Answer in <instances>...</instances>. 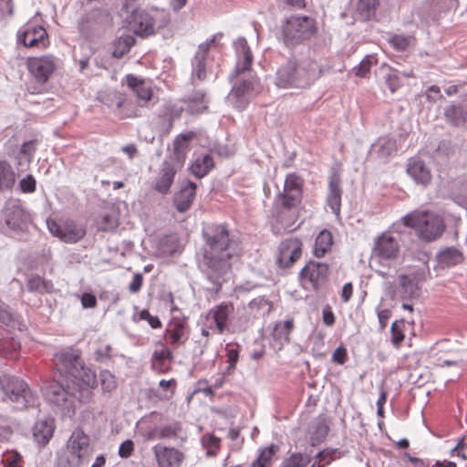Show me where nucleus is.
Instances as JSON below:
<instances>
[{
    "instance_id": "obj_1",
    "label": "nucleus",
    "mask_w": 467,
    "mask_h": 467,
    "mask_svg": "<svg viewBox=\"0 0 467 467\" xmlns=\"http://www.w3.org/2000/svg\"><path fill=\"white\" fill-rule=\"evenodd\" d=\"M53 361L57 370L69 379L66 384L51 383L45 395L63 416L71 418L76 413V400L80 403L91 400L92 389L97 386L96 375L84 366L78 349H62L55 354Z\"/></svg>"
},
{
    "instance_id": "obj_2",
    "label": "nucleus",
    "mask_w": 467,
    "mask_h": 467,
    "mask_svg": "<svg viewBox=\"0 0 467 467\" xmlns=\"http://www.w3.org/2000/svg\"><path fill=\"white\" fill-rule=\"evenodd\" d=\"M204 239L202 266L208 280L218 293L231 273L233 262L242 252L239 239L230 234L223 224H209L203 228Z\"/></svg>"
},
{
    "instance_id": "obj_3",
    "label": "nucleus",
    "mask_w": 467,
    "mask_h": 467,
    "mask_svg": "<svg viewBox=\"0 0 467 467\" xmlns=\"http://www.w3.org/2000/svg\"><path fill=\"white\" fill-rule=\"evenodd\" d=\"M321 74L320 65L310 57L289 59L275 73V85L282 88H305Z\"/></svg>"
},
{
    "instance_id": "obj_4",
    "label": "nucleus",
    "mask_w": 467,
    "mask_h": 467,
    "mask_svg": "<svg viewBox=\"0 0 467 467\" xmlns=\"http://www.w3.org/2000/svg\"><path fill=\"white\" fill-rule=\"evenodd\" d=\"M91 452L89 437L78 428L71 433L66 449L58 459V467H81Z\"/></svg>"
},
{
    "instance_id": "obj_5",
    "label": "nucleus",
    "mask_w": 467,
    "mask_h": 467,
    "mask_svg": "<svg viewBox=\"0 0 467 467\" xmlns=\"http://www.w3.org/2000/svg\"><path fill=\"white\" fill-rule=\"evenodd\" d=\"M317 27L313 18L306 16H291L281 25V36L286 47H295L310 39Z\"/></svg>"
},
{
    "instance_id": "obj_6",
    "label": "nucleus",
    "mask_w": 467,
    "mask_h": 467,
    "mask_svg": "<svg viewBox=\"0 0 467 467\" xmlns=\"http://www.w3.org/2000/svg\"><path fill=\"white\" fill-rule=\"evenodd\" d=\"M402 223L416 229L420 237L428 242L441 237L445 230L440 216L426 212L413 211L402 217Z\"/></svg>"
},
{
    "instance_id": "obj_7",
    "label": "nucleus",
    "mask_w": 467,
    "mask_h": 467,
    "mask_svg": "<svg viewBox=\"0 0 467 467\" xmlns=\"http://www.w3.org/2000/svg\"><path fill=\"white\" fill-rule=\"evenodd\" d=\"M0 387L6 399L15 403L16 409L35 406L36 398L27 384L16 377L4 375L0 377Z\"/></svg>"
},
{
    "instance_id": "obj_8",
    "label": "nucleus",
    "mask_w": 467,
    "mask_h": 467,
    "mask_svg": "<svg viewBox=\"0 0 467 467\" xmlns=\"http://www.w3.org/2000/svg\"><path fill=\"white\" fill-rule=\"evenodd\" d=\"M223 37L222 33L213 35L205 42L201 43L198 50L192 60V81H202L206 78V57L211 48L215 47L218 41Z\"/></svg>"
},
{
    "instance_id": "obj_9",
    "label": "nucleus",
    "mask_w": 467,
    "mask_h": 467,
    "mask_svg": "<svg viewBox=\"0 0 467 467\" xmlns=\"http://www.w3.org/2000/svg\"><path fill=\"white\" fill-rule=\"evenodd\" d=\"M303 180L296 173H289L284 183L283 192L279 193L277 200L285 209L296 207L302 199Z\"/></svg>"
},
{
    "instance_id": "obj_10",
    "label": "nucleus",
    "mask_w": 467,
    "mask_h": 467,
    "mask_svg": "<svg viewBox=\"0 0 467 467\" xmlns=\"http://www.w3.org/2000/svg\"><path fill=\"white\" fill-rule=\"evenodd\" d=\"M49 232L65 243L74 244L85 235V229L73 221H66L58 223L56 221L47 222Z\"/></svg>"
},
{
    "instance_id": "obj_11",
    "label": "nucleus",
    "mask_w": 467,
    "mask_h": 467,
    "mask_svg": "<svg viewBox=\"0 0 467 467\" xmlns=\"http://www.w3.org/2000/svg\"><path fill=\"white\" fill-rule=\"evenodd\" d=\"M328 273L327 264L310 261L301 270L300 276L304 282H308L314 290H318L327 283Z\"/></svg>"
},
{
    "instance_id": "obj_12",
    "label": "nucleus",
    "mask_w": 467,
    "mask_h": 467,
    "mask_svg": "<svg viewBox=\"0 0 467 467\" xmlns=\"http://www.w3.org/2000/svg\"><path fill=\"white\" fill-rule=\"evenodd\" d=\"M255 85L256 80L251 78L243 80L238 85L234 86L226 97L227 103L238 109H244L254 93Z\"/></svg>"
},
{
    "instance_id": "obj_13",
    "label": "nucleus",
    "mask_w": 467,
    "mask_h": 467,
    "mask_svg": "<svg viewBox=\"0 0 467 467\" xmlns=\"http://www.w3.org/2000/svg\"><path fill=\"white\" fill-rule=\"evenodd\" d=\"M302 254V243L298 238H289L280 243L276 257L277 265L282 268L291 266Z\"/></svg>"
},
{
    "instance_id": "obj_14",
    "label": "nucleus",
    "mask_w": 467,
    "mask_h": 467,
    "mask_svg": "<svg viewBox=\"0 0 467 467\" xmlns=\"http://www.w3.org/2000/svg\"><path fill=\"white\" fill-rule=\"evenodd\" d=\"M27 66L36 79L45 83L57 68V61L53 56L31 57L28 59Z\"/></svg>"
},
{
    "instance_id": "obj_15",
    "label": "nucleus",
    "mask_w": 467,
    "mask_h": 467,
    "mask_svg": "<svg viewBox=\"0 0 467 467\" xmlns=\"http://www.w3.org/2000/svg\"><path fill=\"white\" fill-rule=\"evenodd\" d=\"M400 252L398 241L389 233H384L375 241L373 254L383 260L395 259Z\"/></svg>"
},
{
    "instance_id": "obj_16",
    "label": "nucleus",
    "mask_w": 467,
    "mask_h": 467,
    "mask_svg": "<svg viewBox=\"0 0 467 467\" xmlns=\"http://www.w3.org/2000/svg\"><path fill=\"white\" fill-rule=\"evenodd\" d=\"M129 27L138 36H149L154 33V21L146 11L135 10L130 16Z\"/></svg>"
},
{
    "instance_id": "obj_17",
    "label": "nucleus",
    "mask_w": 467,
    "mask_h": 467,
    "mask_svg": "<svg viewBox=\"0 0 467 467\" xmlns=\"http://www.w3.org/2000/svg\"><path fill=\"white\" fill-rule=\"evenodd\" d=\"M18 39L28 47H46L48 44L47 33L40 26L27 25L26 28L19 33Z\"/></svg>"
},
{
    "instance_id": "obj_18",
    "label": "nucleus",
    "mask_w": 467,
    "mask_h": 467,
    "mask_svg": "<svg viewBox=\"0 0 467 467\" xmlns=\"http://www.w3.org/2000/svg\"><path fill=\"white\" fill-rule=\"evenodd\" d=\"M126 83L136 96L138 105L147 106L153 97L151 84L130 74L126 76Z\"/></svg>"
},
{
    "instance_id": "obj_19",
    "label": "nucleus",
    "mask_w": 467,
    "mask_h": 467,
    "mask_svg": "<svg viewBox=\"0 0 467 467\" xmlns=\"http://www.w3.org/2000/svg\"><path fill=\"white\" fill-rule=\"evenodd\" d=\"M234 312V306L231 302H223L209 310L207 318H212L215 329L223 334L228 327L231 316Z\"/></svg>"
},
{
    "instance_id": "obj_20",
    "label": "nucleus",
    "mask_w": 467,
    "mask_h": 467,
    "mask_svg": "<svg viewBox=\"0 0 467 467\" xmlns=\"http://www.w3.org/2000/svg\"><path fill=\"white\" fill-rule=\"evenodd\" d=\"M407 173L415 183L427 186L431 182V171L425 162L418 157L409 159Z\"/></svg>"
},
{
    "instance_id": "obj_21",
    "label": "nucleus",
    "mask_w": 467,
    "mask_h": 467,
    "mask_svg": "<svg viewBox=\"0 0 467 467\" xmlns=\"http://www.w3.org/2000/svg\"><path fill=\"white\" fill-rule=\"evenodd\" d=\"M177 171V167L171 161H164L155 178L154 189L161 194H167L173 183Z\"/></svg>"
},
{
    "instance_id": "obj_22",
    "label": "nucleus",
    "mask_w": 467,
    "mask_h": 467,
    "mask_svg": "<svg viewBox=\"0 0 467 467\" xmlns=\"http://www.w3.org/2000/svg\"><path fill=\"white\" fill-rule=\"evenodd\" d=\"M234 47L237 57L234 77H236L251 68L253 55L244 37H239Z\"/></svg>"
},
{
    "instance_id": "obj_23",
    "label": "nucleus",
    "mask_w": 467,
    "mask_h": 467,
    "mask_svg": "<svg viewBox=\"0 0 467 467\" xmlns=\"http://www.w3.org/2000/svg\"><path fill=\"white\" fill-rule=\"evenodd\" d=\"M152 450L160 467H180L183 455L178 450L161 444L155 445Z\"/></svg>"
},
{
    "instance_id": "obj_24",
    "label": "nucleus",
    "mask_w": 467,
    "mask_h": 467,
    "mask_svg": "<svg viewBox=\"0 0 467 467\" xmlns=\"http://www.w3.org/2000/svg\"><path fill=\"white\" fill-rule=\"evenodd\" d=\"M340 176L337 172H333L329 177L328 193L327 203L330 207L332 213L339 215L341 206L342 189L340 187Z\"/></svg>"
},
{
    "instance_id": "obj_25",
    "label": "nucleus",
    "mask_w": 467,
    "mask_h": 467,
    "mask_svg": "<svg viewBox=\"0 0 467 467\" xmlns=\"http://www.w3.org/2000/svg\"><path fill=\"white\" fill-rule=\"evenodd\" d=\"M196 194L195 183L186 181L182 182L180 191L174 196V204L177 210L184 213L190 209Z\"/></svg>"
},
{
    "instance_id": "obj_26",
    "label": "nucleus",
    "mask_w": 467,
    "mask_h": 467,
    "mask_svg": "<svg viewBox=\"0 0 467 467\" xmlns=\"http://www.w3.org/2000/svg\"><path fill=\"white\" fill-rule=\"evenodd\" d=\"M55 431V421L52 419L38 420L33 427L34 441L39 446L47 445L53 437Z\"/></svg>"
},
{
    "instance_id": "obj_27",
    "label": "nucleus",
    "mask_w": 467,
    "mask_h": 467,
    "mask_svg": "<svg viewBox=\"0 0 467 467\" xmlns=\"http://www.w3.org/2000/svg\"><path fill=\"white\" fill-rule=\"evenodd\" d=\"M191 139V135H179L173 141V152L165 160L171 161L177 167V171L183 166L186 158L187 142Z\"/></svg>"
},
{
    "instance_id": "obj_28",
    "label": "nucleus",
    "mask_w": 467,
    "mask_h": 467,
    "mask_svg": "<svg viewBox=\"0 0 467 467\" xmlns=\"http://www.w3.org/2000/svg\"><path fill=\"white\" fill-rule=\"evenodd\" d=\"M182 439V427L178 421L171 422L169 424L154 428L148 433L149 440L155 439Z\"/></svg>"
},
{
    "instance_id": "obj_29",
    "label": "nucleus",
    "mask_w": 467,
    "mask_h": 467,
    "mask_svg": "<svg viewBox=\"0 0 467 467\" xmlns=\"http://www.w3.org/2000/svg\"><path fill=\"white\" fill-rule=\"evenodd\" d=\"M5 220L10 229L23 230L27 214L20 205H12L5 210Z\"/></svg>"
},
{
    "instance_id": "obj_30",
    "label": "nucleus",
    "mask_w": 467,
    "mask_h": 467,
    "mask_svg": "<svg viewBox=\"0 0 467 467\" xmlns=\"http://www.w3.org/2000/svg\"><path fill=\"white\" fill-rule=\"evenodd\" d=\"M165 338L170 340V344L173 348L183 345L188 339L184 322L181 320L173 322L170 327L166 329Z\"/></svg>"
},
{
    "instance_id": "obj_31",
    "label": "nucleus",
    "mask_w": 467,
    "mask_h": 467,
    "mask_svg": "<svg viewBox=\"0 0 467 467\" xmlns=\"http://www.w3.org/2000/svg\"><path fill=\"white\" fill-rule=\"evenodd\" d=\"M186 110L191 114H199L205 111L209 101L205 99L203 90H195L187 98L183 99Z\"/></svg>"
},
{
    "instance_id": "obj_32",
    "label": "nucleus",
    "mask_w": 467,
    "mask_h": 467,
    "mask_svg": "<svg viewBox=\"0 0 467 467\" xmlns=\"http://www.w3.org/2000/svg\"><path fill=\"white\" fill-rule=\"evenodd\" d=\"M395 151H397V142L392 138H379L371 146L372 154L381 160L388 159Z\"/></svg>"
},
{
    "instance_id": "obj_33",
    "label": "nucleus",
    "mask_w": 467,
    "mask_h": 467,
    "mask_svg": "<svg viewBox=\"0 0 467 467\" xmlns=\"http://www.w3.org/2000/svg\"><path fill=\"white\" fill-rule=\"evenodd\" d=\"M102 12L92 10L85 14L78 22V29L80 33L88 36L100 24Z\"/></svg>"
},
{
    "instance_id": "obj_34",
    "label": "nucleus",
    "mask_w": 467,
    "mask_h": 467,
    "mask_svg": "<svg viewBox=\"0 0 467 467\" xmlns=\"http://www.w3.org/2000/svg\"><path fill=\"white\" fill-rule=\"evenodd\" d=\"M333 244L331 232L328 230L321 231L316 238L314 245V254L316 257H323L328 252Z\"/></svg>"
},
{
    "instance_id": "obj_35",
    "label": "nucleus",
    "mask_w": 467,
    "mask_h": 467,
    "mask_svg": "<svg viewBox=\"0 0 467 467\" xmlns=\"http://www.w3.org/2000/svg\"><path fill=\"white\" fill-rule=\"evenodd\" d=\"M439 264L443 267H451L460 264L463 257L462 253L453 247L445 248L437 254Z\"/></svg>"
},
{
    "instance_id": "obj_36",
    "label": "nucleus",
    "mask_w": 467,
    "mask_h": 467,
    "mask_svg": "<svg viewBox=\"0 0 467 467\" xmlns=\"http://www.w3.org/2000/svg\"><path fill=\"white\" fill-rule=\"evenodd\" d=\"M444 117L452 126L459 127L465 123L466 112L462 105H450L444 109Z\"/></svg>"
},
{
    "instance_id": "obj_37",
    "label": "nucleus",
    "mask_w": 467,
    "mask_h": 467,
    "mask_svg": "<svg viewBox=\"0 0 467 467\" xmlns=\"http://www.w3.org/2000/svg\"><path fill=\"white\" fill-rule=\"evenodd\" d=\"M108 99L109 102H107L108 106L114 110H119V113L122 114L124 117H136L138 114L136 112L130 113L128 111H125L128 106V101L126 99V97L119 93V92H109L108 94Z\"/></svg>"
},
{
    "instance_id": "obj_38",
    "label": "nucleus",
    "mask_w": 467,
    "mask_h": 467,
    "mask_svg": "<svg viewBox=\"0 0 467 467\" xmlns=\"http://www.w3.org/2000/svg\"><path fill=\"white\" fill-rule=\"evenodd\" d=\"M26 286L28 291L33 293L47 294L53 291L52 282L38 275L30 276L27 279Z\"/></svg>"
},
{
    "instance_id": "obj_39",
    "label": "nucleus",
    "mask_w": 467,
    "mask_h": 467,
    "mask_svg": "<svg viewBox=\"0 0 467 467\" xmlns=\"http://www.w3.org/2000/svg\"><path fill=\"white\" fill-rule=\"evenodd\" d=\"M213 165L212 156L204 154L196 158L192 164L191 170L197 178H202L213 169Z\"/></svg>"
},
{
    "instance_id": "obj_40",
    "label": "nucleus",
    "mask_w": 467,
    "mask_h": 467,
    "mask_svg": "<svg viewBox=\"0 0 467 467\" xmlns=\"http://www.w3.org/2000/svg\"><path fill=\"white\" fill-rule=\"evenodd\" d=\"M294 327L293 320L277 323L273 330V338L279 346L289 341V335Z\"/></svg>"
},
{
    "instance_id": "obj_41",
    "label": "nucleus",
    "mask_w": 467,
    "mask_h": 467,
    "mask_svg": "<svg viewBox=\"0 0 467 467\" xmlns=\"http://www.w3.org/2000/svg\"><path fill=\"white\" fill-rule=\"evenodd\" d=\"M16 182V173L5 161H0V192L11 189Z\"/></svg>"
},
{
    "instance_id": "obj_42",
    "label": "nucleus",
    "mask_w": 467,
    "mask_h": 467,
    "mask_svg": "<svg viewBox=\"0 0 467 467\" xmlns=\"http://www.w3.org/2000/svg\"><path fill=\"white\" fill-rule=\"evenodd\" d=\"M135 44V38L130 35H124L118 37L113 44L112 56L116 58L122 57Z\"/></svg>"
},
{
    "instance_id": "obj_43",
    "label": "nucleus",
    "mask_w": 467,
    "mask_h": 467,
    "mask_svg": "<svg viewBox=\"0 0 467 467\" xmlns=\"http://www.w3.org/2000/svg\"><path fill=\"white\" fill-rule=\"evenodd\" d=\"M400 296L402 299H410L419 295L420 286L410 280L407 275L399 276Z\"/></svg>"
},
{
    "instance_id": "obj_44",
    "label": "nucleus",
    "mask_w": 467,
    "mask_h": 467,
    "mask_svg": "<svg viewBox=\"0 0 467 467\" xmlns=\"http://www.w3.org/2000/svg\"><path fill=\"white\" fill-rule=\"evenodd\" d=\"M172 358L171 351L162 346L161 349H156L152 354L151 367L158 372H164L166 370L165 361Z\"/></svg>"
},
{
    "instance_id": "obj_45",
    "label": "nucleus",
    "mask_w": 467,
    "mask_h": 467,
    "mask_svg": "<svg viewBox=\"0 0 467 467\" xmlns=\"http://www.w3.org/2000/svg\"><path fill=\"white\" fill-rule=\"evenodd\" d=\"M379 0H358L357 3V15L362 20H368L375 16Z\"/></svg>"
},
{
    "instance_id": "obj_46",
    "label": "nucleus",
    "mask_w": 467,
    "mask_h": 467,
    "mask_svg": "<svg viewBox=\"0 0 467 467\" xmlns=\"http://www.w3.org/2000/svg\"><path fill=\"white\" fill-rule=\"evenodd\" d=\"M251 314L254 317L268 314L272 308L271 302L265 296H257L248 304Z\"/></svg>"
},
{
    "instance_id": "obj_47",
    "label": "nucleus",
    "mask_w": 467,
    "mask_h": 467,
    "mask_svg": "<svg viewBox=\"0 0 467 467\" xmlns=\"http://www.w3.org/2000/svg\"><path fill=\"white\" fill-rule=\"evenodd\" d=\"M310 462V454L306 452H294L282 462L280 467H306Z\"/></svg>"
},
{
    "instance_id": "obj_48",
    "label": "nucleus",
    "mask_w": 467,
    "mask_h": 467,
    "mask_svg": "<svg viewBox=\"0 0 467 467\" xmlns=\"http://www.w3.org/2000/svg\"><path fill=\"white\" fill-rule=\"evenodd\" d=\"M328 431L329 428L324 420L320 419L316 420L313 425V431L311 434L312 445L322 441L327 437Z\"/></svg>"
},
{
    "instance_id": "obj_49",
    "label": "nucleus",
    "mask_w": 467,
    "mask_h": 467,
    "mask_svg": "<svg viewBox=\"0 0 467 467\" xmlns=\"http://www.w3.org/2000/svg\"><path fill=\"white\" fill-rule=\"evenodd\" d=\"M404 329V322L402 320L400 321H394L390 327V333H391V343L395 348H400L401 343L403 342L405 338V335L403 332Z\"/></svg>"
},
{
    "instance_id": "obj_50",
    "label": "nucleus",
    "mask_w": 467,
    "mask_h": 467,
    "mask_svg": "<svg viewBox=\"0 0 467 467\" xmlns=\"http://www.w3.org/2000/svg\"><path fill=\"white\" fill-rule=\"evenodd\" d=\"M101 389L104 393H111L117 388L115 376L109 370H103L99 374Z\"/></svg>"
},
{
    "instance_id": "obj_51",
    "label": "nucleus",
    "mask_w": 467,
    "mask_h": 467,
    "mask_svg": "<svg viewBox=\"0 0 467 467\" xmlns=\"http://www.w3.org/2000/svg\"><path fill=\"white\" fill-rule=\"evenodd\" d=\"M20 348V343L15 338H0V355L9 358H15L13 351L17 350Z\"/></svg>"
},
{
    "instance_id": "obj_52",
    "label": "nucleus",
    "mask_w": 467,
    "mask_h": 467,
    "mask_svg": "<svg viewBox=\"0 0 467 467\" xmlns=\"http://www.w3.org/2000/svg\"><path fill=\"white\" fill-rule=\"evenodd\" d=\"M377 59L375 57L368 55L366 56L360 63L354 67L355 74L360 78H365L370 71L372 65L376 64Z\"/></svg>"
},
{
    "instance_id": "obj_53",
    "label": "nucleus",
    "mask_w": 467,
    "mask_h": 467,
    "mask_svg": "<svg viewBox=\"0 0 467 467\" xmlns=\"http://www.w3.org/2000/svg\"><path fill=\"white\" fill-rule=\"evenodd\" d=\"M3 462L6 467H23V458L16 451H6L3 455Z\"/></svg>"
},
{
    "instance_id": "obj_54",
    "label": "nucleus",
    "mask_w": 467,
    "mask_h": 467,
    "mask_svg": "<svg viewBox=\"0 0 467 467\" xmlns=\"http://www.w3.org/2000/svg\"><path fill=\"white\" fill-rule=\"evenodd\" d=\"M277 450H278V447L276 445L271 444V445L262 449L256 459L258 461H260L261 462H263L264 464H265L266 466L271 467L273 458H274L275 454L276 453Z\"/></svg>"
},
{
    "instance_id": "obj_55",
    "label": "nucleus",
    "mask_w": 467,
    "mask_h": 467,
    "mask_svg": "<svg viewBox=\"0 0 467 467\" xmlns=\"http://www.w3.org/2000/svg\"><path fill=\"white\" fill-rule=\"evenodd\" d=\"M167 110L170 116L171 120L178 119L183 110H186V105L183 99H181L176 102H170L167 104Z\"/></svg>"
},
{
    "instance_id": "obj_56",
    "label": "nucleus",
    "mask_w": 467,
    "mask_h": 467,
    "mask_svg": "<svg viewBox=\"0 0 467 467\" xmlns=\"http://www.w3.org/2000/svg\"><path fill=\"white\" fill-rule=\"evenodd\" d=\"M410 37L395 35L389 39V44L393 47V48L397 51H404L410 45Z\"/></svg>"
},
{
    "instance_id": "obj_57",
    "label": "nucleus",
    "mask_w": 467,
    "mask_h": 467,
    "mask_svg": "<svg viewBox=\"0 0 467 467\" xmlns=\"http://www.w3.org/2000/svg\"><path fill=\"white\" fill-rule=\"evenodd\" d=\"M16 320V315L10 310L9 306L0 301V322L5 325H11Z\"/></svg>"
},
{
    "instance_id": "obj_58",
    "label": "nucleus",
    "mask_w": 467,
    "mask_h": 467,
    "mask_svg": "<svg viewBox=\"0 0 467 467\" xmlns=\"http://www.w3.org/2000/svg\"><path fill=\"white\" fill-rule=\"evenodd\" d=\"M203 445L207 448V454L214 456L220 446V439L215 436L204 437L202 440Z\"/></svg>"
},
{
    "instance_id": "obj_59",
    "label": "nucleus",
    "mask_w": 467,
    "mask_h": 467,
    "mask_svg": "<svg viewBox=\"0 0 467 467\" xmlns=\"http://www.w3.org/2000/svg\"><path fill=\"white\" fill-rule=\"evenodd\" d=\"M139 319L148 321L152 328H160L161 327L160 318L156 316H151L147 309H143L140 312Z\"/></svg>"
},
{
    "instance_id": "obj_60",
    "label": "nucleus",
    "mask_w": 467,
    "mask_h": 467,
    "mask_svg": "<svg viewBox=\"0 0 467 467\" xmlns=\"http://www.w3.org/2000/svg\"><path fill=\"white\" fill-rule=\"evenodd\" d=\"M454 199L459 204L467 206V180L458 186L454 192Z\"/></svg>"
},
{
    "instance_id": "obj_61",
    "label": "nucleus",
    "mask_w": 467,
    "mask_h": 467,
    "mask_svg": "<svg viewBox=\"0 0 467 467\" xmlns=\"http://www.w3.org/2000/svg\"><path fill=\"white\" fill-rule=\"evenodd\" d=\"M397 70H390V72L386 76V84L393 93L400 87V80L398 75Z\"/></svg>"
},
{
    "instance_id": "obj_62",
    "label": "nucleus",
    "mask_w": 467,
    "mask_h": 467,
    "mask_svg": "<svg viewBox=\"0 0 467 467\" xmlns=\"http://www.w3.org/2000/svg\"><path fill=\"white\" fill-rule=\"evenodd\" d=\"M36 152V140H28L22 144L20 153L26 156V159L30 162Z\"/></svg>"
},
{
    "instance_id": "obj_63",
    "label": "nucleus",
    "mask_w": 467,
    "mask_h": 467,
    "mask_svg": "<svg viewBox=\"0 0 467 467\" xmlns=\"http://www.w3.org/2000/svg\"><path fill=\"white\" fill-rule=\"evenodd\" d=\"M456 453L462 460H467V436L461 439L451 450V454Z\"/></svg>"
},
{
    "instance_id": "obj_64",
    "label": "nucleus",
    "mask_w": 467,
    "mask_h": 467,
    "mask_svg": "<svg viewBox=\"0 0 467 467\" xmlns=\"http://www.w3.org/2000/svg\"><path fill=\"white\" fill-rule=\"evenodd\" d=\"M19 184L23 192L31 193L36 191V180L32 175H27L22 179Z\"/></svg>"
}]
</instances>
